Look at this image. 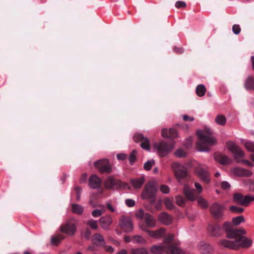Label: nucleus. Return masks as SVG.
<instances>
[{
    "instance_id": "1",
    "label": "nucleus",
    "mask_w": 254,
    "mask_h": 254,
    "mask_svg": "<svg viewBox=\"0 0 254 254\" xmlns=\"http://www.w3.org/2000/svg\"><path fill=\"white\" fill-rule=\"evenodd\" d=\"M238 231L231 239L234 240H222L219 241V244L224 248L234 250L250 247L252 245V240L244 236L246 234V231L243 228H240Z\"/></svg>"
},
{
    "instance_id": "2",
    "label": "nucleus",
    "mask_w": 254,
    "mask_h": 254,
    "mask_svg": "<svg viewBox=\"0 0 254 254\" xmlns=\"http://www.w3.org/2000/svg\"><path fill=\"white\" fill-rule=\"evenodd\" d=\"M196 133L198 137V141L197 142L198 151L208 152L211 146L217 144V140L212 136V132L210 129L199 130Z\"/></svg>"
},
{
    "instance_id": "3",
    "label": "nucleus",
    "mask_w": 254,
    "mask_h": 254,
    "mask_svg": "<svg viewBox=\"0 0 254 254\" xmlns=\"http://www.w3.org/2000/svg\"><path fill=\"white\" fill-rule=\"evenodd\" d=\"M153 254H184V252L178 247L175 246L153 245L150 249Z\"/></svg>"
},
{
    "instance_id": "4",
    "label": "nucleus",
    "mask_w": 254,
    "mask_h": 254,
    "mask_svg": "<svg viewBox=\"0 0 254 254\" xmlns=\"http://www.w3.org/2000/svg\"><path fill=\"white\" fill-rule=\"evenodd\" d=\"M154 149L158 155L161 157L167 156L174 147V144L172 142L168 143L162 140L158 142H155L153 145Z\"/></svg>"
},
{
    "instance_id": "5",
    "label": "nucleus",
    "mask_w": 254,
    "mask_h": 254,
    "mask_svg": "<svg viewBox=\"0 0 254 254\" xmlns=\"http://www.w3.org/2000/svg\"><path fill=\"white\" fill-rule=\"evenodd\" d=\"M77 220L75 219L70 218L61 226L60 230L62 233L72 236L77 231Z\"/></svg>"
},
{
    "instance_id": "6",
    "label": "nucleus",
    "mask_w": 254,
    "mask_h": 254,
    "mask_svg": "<svg viewBox=\"0 0 254 254\" xmlns=\"http://www.w3.org/2000/svg\"><path fill=\"white\" fill-rule=\"evenodd\" d=\"M171 166L179 182H180L183 179H186L189 177L187 169L183 164L175 162L171 164Z\"/></svg>"
},
{
    "instance_id": "7",
    "label": "nucleus",
    "mask_w": 254,
    "mask_h": 254,
    "mask_svg": "<svg viewBox=\"0 0 254 254\" xmlns=\"http://www.w3.org/2000/svg\"><path fill=\"white\" fill-rule=\"evenodd\" d=\"M138 227L141 230L147 233L148 235L150 237L154 239H160L163 238L166 235V230L163 228H160L155 231H151L148 229L142 223H139Z\"/></svg>"
},
{
    "instance_id": "8",
    "label": "nucleus",
    "mask_w": 254,
    "mask_h": 254,
    "mask_svg": "<svg viewBox=\"0 0 254 254\" xmlns=\"http://www.w3.org/2000/svg\"><path fill=\"white\" fill-rule=\"evenodd\" d=\"M158 188L156 185L152 182L148 183L141 194V197L143 199L149 198L154 199L156 195V192Z\"/></svg>"
},
{
    "instance_id": "9",
    "label": "nucleus",
    "mask_w": 254,
    "mask_h": 254,
    "mask_svg": "<svg viewBox=\"0 0 254 254\" xmlns=\"http://www.w3.org/2000/svg\"><path fill=\"white\" fill-rule=\"evenodd\" d=\"M224 206L217 202L213 203L210 207V212L213 217L217 220H222L224 218L223 210Z\"/></svg>"
},
{
    "instance_id": "10",
    "label": "nucleus",
    "mask_w": 254,
    "mask_h": 254,
    "mask_svg": "<svg viewBox=\"0 0 254 254\" xmlns=\"http://www.w3.org/2000/svg\"><path fill=\"white\" fill-rule=\"evenodd\" d=\"M233 199L238 204L248 206L251 202L254 200V196L251 195L243 196L241 193H235L234 194Z\"/></svg>"
},
{
    "instance_id": "11",
    "label": "nucleus",
    "mask_w": 254,
    "mask_h": 254,
    "mask_svg": "<svg viewBox=\"0 0 254 254\" xmlns=\"http://www.w3.org/2000/svg\"><path fill=\"white\" fill-rule=\"evenodd\" d=\"M94 166L99 169L101 173H110L112 171L111 167L107 159H101L94 162Z\"/></svg>"
},
{
    "instance_id": "12",
    "label": "nucleus",
    "mask_w": 254,
    "mask_h": 254,
    "mask_svg": "<svg viewBox=\"0 0 254 254\" xmlns=\"http://www.w3.org/2000/svg\"><path fill=\"white\" fill-rule=\"evenodd\" d=\"M105 187L108 189H115L123 188L124 184L120 180L114 179L112 177H108L105 181Z\"/></svg>"
},
{
    "instance_id": "13",
    "label": "nucleus",
    "mask_w": 254,
    "mask_h": 254,
    "mask_svg": "<svg viewBox=\"0 0 254 254\" xmlns=\"http://www.w3.org/2000/svg\"><path fill=\"white\" fill-rule=\"evenodd\" d=\"M133 140L136 142H140L141 147L146 150H150V142L148 138L144 137L142 133H137L133 136Z\"/></svg>"
},
{
    "instance_id": "14",
    "label": "nucleus",
    "mask_w": 254,
    "mask_h": 254,
    "mask_svg": "<svg viewBox=\"0 0 254 254\" xmlns=\"http://www.w3.org/2000/svg\"><path fill=\"white\" fill-rule=\"evenodd\" d=\"M119 225L125 232H130L133 229V225L130 218L125 216H122L119 222Z\"/></svg>"
},
{
    "instance_id": "15",
    "label": "nucleus",
    "mask_w": 254,
    "mask_h": 254,
    "mask_svg": "<svg viewBox=\"0 0 254 254\" xmlns=\"http://www.w3.org/2000/svg\"><path fill=\"white\" fill-rule=\"evenodd\" d=\"M184 192L186 197L191 201H195L199 196L195 190L190 188L186 185L184 187Z\"/></svg>"
},
{
    "instance_id": "16",
    "label": "nucleus",
    "mask_w": 254,
    "mask_h": 254,
    "mask_svg": "<svg viewBox=\"0 0 254 254\" xmlns=\"http://www.w3.org/2000/svg\"><path fill=\"white\" fill-rule=\"evenodd\" d=\"M197 176L206 184H209L210 181L209 173L202 167H198L196 170Z\"/></svg>"
},
{
    "instance_id": "17",
    "label": "nucleus",
    "mask_w": 254,
    "mask_h": 254,
    "mask_svg": "<svg viewBox=\"0 0 254 254\" xmlns=\"http://www.w3.org/2000/svg\"><path fill=\"white\" fill-rule=\"evenodd\" d=\"M102 183V180L96 175H92L89 179V186L93 189L100 188Z\"/></svg>"
},
{
    "instance_id": "18",
    "label": "nucleus",
    "mask_w": 254,
    "mask_h": 254,
    "mask_svg": "<svg viewBox=\"0 0 254 254\" xmlns=\"http://www.w3.org/2000/svg\"><path fill=\"white\" fill-rule=\"evenodd\" d=\"M223 228L226 232V236L229 239H232L234 237V235L239 232V229L232 228V225L229 222H226L224 223Z\"/></svg>"
},
{
    "instance_id": "19",
    "label": "nucleus",
    "mask_w": 254,
    "mask_h": 254,
    "mask_svg": "<svg viewBox=\"0 0 254 254\" xmlns=\"http://www.w3.org/2000/svg\"><path fill=\"white\" fill-rule=\"evenodd\" d=\"M231 171L234 175L239 177H250L253 174L252 171L240 167H235L231 170Z\"/></svg>"
},
{
    "instance_id": "20",
    "label": "nucleus",
    "mask_w": 254,
    "mask_h": 254,
    "mask_svg": "<svg viewBox=\"0 0 254 254\" xmlns=\"http://www.w3.org/2000/svg\"><path fill=\"white\" fill-rule=\"evenodd\" d=\"M198 249L203 254H211L213 251V248L212 246L203 242H201L198 244Z\"/></svg>"
},
{
    "instance_id": "21",
    "label": "nucleus",
    "mask_w": 254,
    "mask_h": 254,
    "mask_svg": "<svg viewBox=\"0 0 254 254\" xmlns=\"http://www.w3.org/2000/svg\"><path fill=\"white\" fill-rule=\"evenodd\" d=\"M145 223L143 224L148 229L154 228L156 225V221L154 217L151 215L146 213L145 219Z\"/></svg>"
},
{
    "instance_id": "22",
    "label": "nucleus",
    "mask_w": 254,
    "mask_h": 254,
    "mask_svg": "<svg viewBox=\"0 0 254 254\" xmlns=\"http://www.w3.org/2000/svg\"><path fill=\"white\" fill-rule=\"evenodd\" d=\"M172 217L166 212H162L158 216V221L165 225L170 224L172 222Z\"/></svg>"
},
{
    "instance_id": "23",
    "label": "nucleus",
    "mask_w": 254,
    "mask_h": 254,
    "mask_svg": "<svg viewBox=\"0 0 254 254\" xmlns=\"http://www.w3.org/2000/svg\"><path fill=\"white\" fill-rule=\"evenodd\" d=\"M221 227L217 225H209L208 227V231L209 234L214 237H217L221 234Z\"/></svg>"
},
{
    "instance_id": "24",
    "label": "nucleus",
    "mask_w": 254,
    "mask_h": 254,
    "mask_svg": "<svg viewBox=\"0 0 254 254\" xmlns=\"http://www.w3.org/2000/svg\"><path fill=\"white\" fill-rule=\"evenodd\" d=\"M214 159L222 165L228 164L231 162V160L227 156L221 154H215Z\"/></svg>"
},
{
    "instance_id": "25",
    "label": "nucleus",
    "mask_w": 254,
    "mask_h": 254,
    "mask_svg": "<svg viewBox=\"0 0 254 254\" xmlns=\"http://www.w3.org/2000/svg\"><path fill=\"white\" fill-rule=\"evenodd\" d=\"M101 226L105 230L109 229V226L112 223V218L110 216L102 217L100 219Z\"/></svg>"
},
{
    "instance_id": "26",
    "label": "nucleus",
    "mask_w": 254,
    "mask_h": 254,
    "mask_svg": "<svg viewBox=\"0 0 254 254\" xmlns=\"http://www.w3.org/2000/svg\"><path fill=\"white\" fill-rule=\"evenodd\" d=\"M84 207L76 203L71 204V212L78 215H81L84 212Z\"/></svg>"
},
{
    "instance_id": "27",
    "label": "nucleus",
    "mask_w": 254,
    "mask_h": 254,
    "mask_svg": "<svg viewBox=\"0 0 254 254\" xmlns=\"http://www.w3.org/2000/svg\"><path fill=\"white\" fill-rule=\"evenodd\" d=\"M93 238L97 246L103 247L105 246V240L101 234L98 233L95 234Z\"/></svg>"
},
{
    "instance_id": "28",
    "label": "nucleus",
    "mask_w": 254,
    "mask_h": 254,
    "mask_svg": "<svg viewBox=\"0 0 254 254\" xmlns=\"http://www.w3.org/2000/svg\"><path fill=\"white\" fill-rule=\"evenodd\" d=\"M144 183V178L141 177L139 178L133 179L131 181V183L133 187L135 189L140 188Z\"/></svg>"
},
{
    "instance_id": "29",
    "label": "nucleus",
    "mask_w": 254,
    "mask_h": 254,
    "mask_svg": "<svg viewBox=\"0 0 254 254\" xmlns=\"http://www.w3.org/2000/svg\"><path fill=\"white\" fill-rule=\"evenodd\" d=\"M244 86L247 90H254V80L251 77H248L246 79Z\"/></svg>"
},
{
    "instance_id": "30",
    "label": "nucleus",
    "mask_w": 254,
    "mask_h": 254,
    "mask_svg": "<svg viewBox=\"0 0 254 254\" xmlns=\"http://www.w3.org/2000/svg\"><path fill=\"white\" fill-rule=\"evenodd\" d=\"M132 242L134 244L145 245L147 240L140 235H134L132 238Z\"/></svg>"
},
{
    "instance_id": "31",
    "label": "nucleus",
    "mask_w": 254,
    "mask_h": 254,
    "mask_svg": "<svg viewBox=\"0 0 254 254\" xmlns=\"http://www.w3.org/2000/svg\"><path fill=\"white\" fill-rule=\"evenodd\" d=\"M64 239V237L62 234H58L53 236L51 237V244L52 245L57 246L59 245L61 241Z\"/></svg>"
},
{
    "instance_id": "32",
    "label": "nucleus",
    "mask_w": 254,
    "mask_h": 254,
    "mask_svg": "<svg viewBox=\"0 0 254 254\" xmlns=\"http://www.w3.org/2000/svg\"><path fill=\"white\" fill-rule=\"evenodd\" d=\"M233 154H234V158L238 163H240L241 159L245 156L244 152L240 148L236 151L235 152H233Z\"/></svg>"
},
{
    "instance_id": "33",
    "label": "nucleus",
    "mask_w": 254,
    "mask_h": 254,
    "mask_svg": "<svg viewBox=\"0 0 254 254\" xmlns=\"http://www.w3.org/2000/svg\"><path fill=\"white\" fill-rule=\"evenodd\" d=\"M174 236L173 234H169L167 237L164 240V245L165 246H175L178 247L176 245H173L172 244V242L174 239Z\"/></svg>"
},
{
    "instance_id": "34",
    "label": "nucleus",
    "mask_w": 254,
    "mask_h": 254,
    "mask_svg": "<svg viewBox=\"0 0 254 254\" xmlns=\"http://www.w3.org/2000/svg\"><path fill=\"white\" fill-rule=\"evenodd\" d=\"M131 254H148V250L143 247L139 248H132L131 249Z\"/></svg>"
},
{
    "instance_id": "35",
    "label": "nucleus",
    "mask_w": 254,
    "mask_h": 254,
    "mask_svg": "<svg viewBox=\"0 0 254 254\" xmlns=\"http://www.w3.org/2000/svg\"><path fill=\"white\" fill-rule=\"evenodd\" d=\"M198 204L202 208H207L208 206V203L207 201L203 198L202 196L199 195L196 199Z\"/></svg>"
},
{
    "instance_id": "36",
    "label": "nucleus",
    "mask_w": 254,
    "mask_h": 254,
    "mask_svg": "<svg viewBox=\"0 0 254 254\" xmlns=\"http://www.w3.org/2000/svg\"><path fill=\"white\" fill-rule=\"evenodd\" d=\"M227 147L228 149L232 153L235 152L236 151L238 150L240 147L234 142L228 141L227 143Z\"/></svg>"
},
{
    "instance_id": "37",
    "label": "nucleus",
    "mask_w": 254,
    "mask_h": 254,
    "mask_svg": "<svg viewBox=\"0 0 254 254\" xmlns=\"http://www.w3.org/2000/svg\"><path fill=\"white\" fill-rule=\"evenodd\" d=\"M206 92V88L204 85L199 84L196 88V94L199 96H203Z\"/></svg>"
},
{
    "instance_id": "38",
    "label": "nucleus",
    "mask_w": 254,
    "mask_h": 254,
    "mask_svg": "<svg viewBox=\"0 0 254 254\" xmlns=\"http://www.w3.org/2000/svg\"><path fill=\"white\" fill-rule=\"evenodd\" d=\"M216 123L220 126H224L225 125L226 122V117L222 115H218L216 116L215 118Z\"/></svg>"
},
{
    "instance_id": "39",
    "label": "nucleus",
    "mask_w": 254,
    "mask_h": 254,
    "mask_svg": "<svg viewBox=\"0 0 254 254\" xmlns=\"http://www.w3.org/2000/svg\"><path fill=\"white\" fill-rule=\"evenodd\" d=\"M245 148L250 152H254V142L246 141L244 143Z\"/></svg>"
},
{
    "instance_id": "40",
    "label": "nucleus",
    "mask_w": 254,
    "mask_h": 254,
    "mask_svg": "<svg viewBox=\"0 0 254 254\" xmlns=\"http://www.w3.org/2000/svg\"><path fill=\"white\" fill-rule=\"evenodd\" d=\"M245 221L244 217L243 216H239L234 217L232 219V223L235 225H238L242 222Z\"/></svg>"
},
{
    "instance_id": "41",
    "label": "nucleus",
    "mask_w": 254,
    "mask_h": 254,
    "mask_svg": "<svg viewBox=\"0 0 254 254\" xmlns=\"http://www.w3.org/2000/svg\"><path fill=\"white\" fill-rule=\"evenodd\" d=\"M87 224L92 229L96 230L98 228L97 221L94 219H90L87 222Z\"/></svg>"
},
{
    "instance_id": "42",
    "label": "nucleus",
    "mask_w": 254,
    "mask_h": 254,
    "mask_svg": "<svg viewBox=\"0 0 254 254\" xmlns=\"http://www.w3.org/2000/svg\"><path fill=\"white\" fill-rule=\"evenodd\" d=\"M146 213H145L142 209H140L136 211V212L135 213V216H136V218H137L139 219H140V220H142L143 219H144Z\"/></svg>"
},
{
    "instance_id": "43",
    "label": "nucleus",
    "mask_w": 254,
    "mask_h": 254,
    "mask_svg": "<svg viewBox=\"0 0 254 254\" xmlns=\"http://www.w3.org/2000/svg\"><path fill=\"white\" fill-rule=\"evenodd\" d=\"M229 209L231 211L236 213H241L244 211V209L243 208L234 205L231 206Z\"/></svg>"
},
{
    "instance_id": "44",
    "label": "nucleus",
    "mask_w": 254,
    "mask_h": 254,
    "mask_svg": "<svg viewBox=\"0 0 254 254\" xmlns=\"http://www.w3.org/2000/svg\"><path fill=\"white\" fill-rule=\"evenodd\" d=\"M155 164V161L154 160H148L146 162L144 165V168L145 170L147 171L150 170L152 166Z\"/></svg>"
},
{
    "instance_id": "45",
    "label": "nucleus",
    "mask_w": 254,
    "mask_h": 254,
    "mask_svg": "<svg viewBox=\"0 0 254 254\" xmlns=\"http://www.w3.org/2000/svg\"><path fill=\"white\" fill-rule=\"evenodd\" d=\"M175 200L176 203L179 206H182L185 204V200L183 197L181 195L177 196L175 198Z\"/></svg>"
},
{
    "instance_id": "46",
    "label": "nucleus",
    "mask_w": 254,
    "mask_h": 254,
    "mask_svg": "<svg viewBox=\"0 0 254 254\" xmlns=\"http://www.w3.org/2000/svg\"><path fill=\"white\" fill-rule=\"evenodd\" d=\"M175 155L177 157L181 158L186 156V153L182 149H178L175 151Z\"/></svg>"
},
{
    "instance_id": "47",
    "label": "nucleus",
    "mask_w": 254,
    "mask_h": 254,
    "mask_svg": "<svg viewBox=\"0 0 254 254\" xmlns=\"http://www.w3.org/2000/svg\"><path fill=\"white\" fill-rule=\"evenodd\" d=\"M135 153L136 151L133 150L129 156V161L131 165H132L136 160Z\"/></svg>"
},
{
    "instance_id": "48",
    "label": "nucleus",
    "mask_w": 254,
    "mask_h": 254,
    "mask_svg": "<svg viewBox=\"0 0 254 254\" xmlns=\"http://www.w3.org/2000/svg\"><path fill=\"white\" fill-rule=\"evenodd\" d=\"M164 203L166 207L169 209H172L173 208V204L172 201L169 198H166Z\"/></svg>"
},
{
    "instance_id": "49",
    "label": "nucleus",
    "mask_w": 254,
    "mask_h": 254,
    "mask_svg": "<svg viewBox=\"0 0 254 254\" xmlns=\"http://www.w3.org/2000/svg\"><path fill=\"white\" fill-rule=\"evenodd\" d=\"M169 137L175 138L177 136V131L175 128H170L169 132Z\"/></svg>"
},
{
    "instance_id": "50",
    "label": "nucleus",
    "mask_w": 254,
    "mask_h": 254,
    "mask_svg": "<svg viewBox=\"0 0 254 254\" xmlns=\"http://www.w3.org/2000/svg\"><path fill=\"white\" fill-rule=\"evenodd\" d=\"M232 31L235 34H239L241 32L240 25L238 24H234L232 27Z\"/></svg>"
},
{
    "instance_id": "51",
    "label": "nucleus",
    "mask_w": 254,
    "mask_h": 254,
    "mask_svg": "<svg viewBox=\"0 0 254 254\" xmlns=\"http://www.w3.org/2000/svg\"><path fill=\"white\" fill-rule=\"evenodd\" d=\"M160 190L161 192L165 194H167L170 191V189L168 186L166 185H162L160 186Z\"/></svg>"
},
{
    "instance_id": "52",
    "label": "nucleus",
    "mask_w": 254,
    "mask_h": 254,
    "mask_svg": "<svg viewBox=\"0 0 254 254\" xmlns=\"http://www.w3.org/2000/svg\"><path fill=\"white\" fill-rule=\"evenodd\" d=\"M125 204L128 207H131L135 205V202L132 199H127L125 200Z\"/></svg>"
},
{
    "instance_id": "53",
    "label": "nucleus",
    "mask_w": 254,
    "mask_h": 254,
    "mask_svg": "<svg viewBox=\"0 0 254 254\" xmlns=\"http://www.w3.org/2000/svg\"><path fill=\"white\" fill-rule=\"evenodd\" d=\"M103 212L100 209H95L92 212V215L94 217H98L102 215Z\"/></svg>"
},
{
    "instance_id": "54",
    "label": "nucleus",
    "mask_w": 254,
    "mask_h": 254,
    "mask_svg": "<svg viewBox=\"0 0 254 254\" xmlns=\"http://www.w3.org/2000/svg\"><path fill=\"white\" fill-rule=\"evenodd\" d=\"M194 187L196 189V192L198 194H200L202 192V187L199 183L195 182Z\"/></svg>"
},
{
    "instance_id": "55",
    "label": "nucleus",
    "mask_w": 254,
    "mask_h": 254,
    "mask_svg": "<svg viewBox=\"0 0 254 254\" xmlns=\"http://www.w3.org/2000/svg\"><path fill=\"white\" fill-rule=\"evenodd\" d=\"M186 5L187 4L186 2L183 1H177L175 4L176 7L178 8L181 7H185Z\"/></svg>"
},
{
    "instance_id": "56",
    "label": "nucleus",
    "mask_w": 254,
    "mask_h": 254,
    "mask_svg": "<svg viewBox=\"0 0 254 254\" xmlns=\"http://www.w3.org/2000/svg\"><path fill=\"white\" fill-rule=\"evenodd\" d=\"M192 142V138L190 136L186 139L184 145L186 147L189 148L191 146Z\"/></svg>"
},
{
    "instance_id": "57",
    "label": "nucleus",
    "mask_w": 254,
    "mask_h": 254,
    "mask_svg": "<svg viewBox=\"0 0 254 254\" xmlns=\"http://www.w3.org/2000/svg\"><path fill=\"white\" fill-rule=\"evenodd\" d=\"M169 130L167 128H163L161 131V135L163 137L169 138Z\"/></svg>"
},
{
    "instance_id": "58",
    "label": "nucleus",
    "mask_w": 254,
    "mask_h": 254,
    "mask_svg": "<svg viewBox=\"0 0 254 254\" xmlns=\"http://www.w3.org/2000/svg\"><path fill=\"white\" fill-rule=\"evenodd\" d=\"M221 188L224 190H227L230 188V185L228 182L223 181L221 183Z\"/></svg>"
},
{
    "instance_id": "59",
    "label": "nucleus",
    "mask_w": 254,
    "mask_h": 254,
    "mask_svg": "<svg viewBox=\"0 0 254 254\" xmlns=\"http://www.w3.org/2000/svg\"><path fill=\"white\" fill-rule=\"evenodd\" d=\"M106 206L107 207L109 210H110L111 212H116V208L111 204V202L109 201H108L106 203Z\"/></svg>"
},
{
    "instance_id": "60",
    "label": "nucleus",
    "mask_w": 254,
    "mask_h": 254,
    "mask_svg": "<svg viewBox=\"0 0 254 254\" xmlns=\"http://www.w3.org/2000/svg\"><path fill=\"white\" fill-rule=\"evenodd\" d=\"M117 157L119 160H125L127 159V155L124 153H119L117 154Z\"/></svg>"
},
{
    "instance_id": "61",
    "label": "nucleus",
    "mask_w": 254,
    "mask_h": 254,
    "mask_svg": "<svg viewBox=\"0 0 254 254\" xmlns=\"http://www.w3.org/2000/svg\"><path fill=\"white\" fill-rule=\"evenodd\" d=\"M91 236V232L89 229H86L84 233V237L86 239H89Z\"/></svg>"
},
{
    "instance_id": "62",
    "label": "nucleus",
    "mask_w": 254,
    "mask_h": 254,
    "mask_svg": "<svg viewBox=\"0 0 254 254\" xmlns=\"http://www.w3.org/2000/svg\"><path fill=\"white\" fill-rule=\"evenodd\" d=\"M240 163H242L243 164L246 165L247 166H248L249 167H253V164L248 160L242 159L241 162Z\"/></svg>"
},
{
    "instance_id": "63",
    "label": "nucleus",
    "mask_w": 254,
    "mask_h": 254,
    "mask_svg": "<svg viewBox=\"0 0 254 254\" xmlns=\"http://www.w3.org/2000/svg\"><path fill=\"white\" fill-rule=\"evenodd\" d=\"M183 119L185 121H190L192 122L194 120V118L192 117H190L188 115H184L182 116Z\"/></svg>"
},
{
    "instance_id": "64",
    "label": "nucleus",
    "mask_w": 254,
    "mask_h": 254,
    "mask_svg": "<svg viewBox=\"0 0 254 254\" xmlns=\"http://www.w3.org/2000/svg\"><path fill=\"white\" fill-rule=\"evenodd\" d=\"M87 175L86 174H83V175L82 176L81 178H80V179L79 180L80 183H85L86 181V180H87Z\"/></svg>"
}]
</instances>
